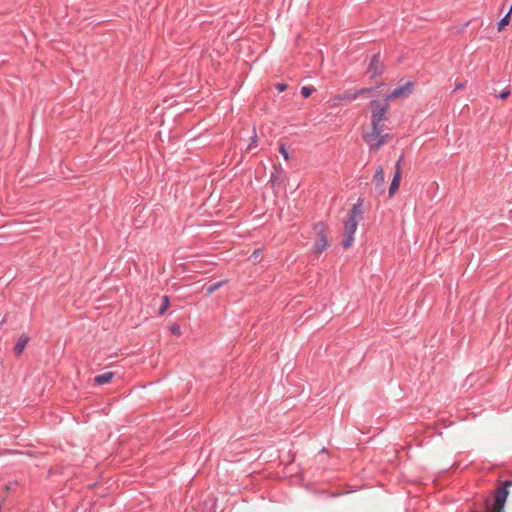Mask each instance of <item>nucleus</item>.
Here are the masks:
<instances>
[{"mask_svg": "<svg viewBox=\"0 0 512 512\" xmlns=\"http://www.w3.org/2000/svg\"><path fill=\"white\" fill-rule=\"evenodd\" d=\"M372 115H371V126L377 127L382 126L381 123L386 119V115L389 109V104L384 100L381 104L378 100L371 101Z\"/></svg>", "mask_w": 512, "mask_h": 512, "instance_id": "obj_3", "label": "nucleus"}, {"mask_svg": "<svg viewBox=\"0 0 512 512\" xmlns=\"http://www.w3.org/2000/svg\"><path fill=\"white\" fill-rule=\"evenodd\" d=\"M510 21V15L509 13H506L504 17L498 22V30L501 31L504 29L505 26L509 24Z\"/></svg>", "mask_w": 512, "mask_h": 512, "instance_id": "obj_16", "label": "nucleus"}, {"mask_svg": "<svg viewBox=\"0 0 512 512\" xmlns=\"http://www.w3.org/2000/svg\"><path fill=\"white\" fill-rule=\"evenodd\" d=\"M400 181H401V172L395 171L392 181L390 183L389 189H388L389 197H393L394 194L396 193V191L399 189Z\"/></svg>", "mask_w": 512, "mask_h": 512, "instance_id": "obj_8", "label": "nucleus"}, {"mask_svg": "<svg viewBox=\"0 0 512 512\" xmlns=\"http://www.w3.org/2000/svg\"><path fill=\"white\" fill-rule=\"evenodd\" d=\"M362 217V200L359 199L358 202L354 204L353 207L351 208L348 219L344 225L345 238L342 242V245L345 249L349 248L352 245L354 241V234Z\"/></svg>", "mask_w": 512, "mask_h": 512, "instance_id": "obj_1", "label": "nucleus"}, {"mask_svg": "<svg viewBox=\"0 0 512 512\" xmlns=\"http://www.w3.org/2000/svg\"><path fill=\"white\" fill-rule=\"evenodd\" d=\"M113 376H114V374L112 372H106V373L97 375L94 378V382L97 385H104V384L109 383L112 380Z\"/></svg>", "mask_w": 512, "mask_h": 512, "instance_id": "obj_11", "label": "nucleus"}, {"mask_svg": "<svg viewBox=\"0 0 512 512\" xmlns=\"http://www.w3.org/2000/svg\"><path fill=\"white\" fill-rule=\"evenodd\" d=\"M313 91L314 89L311 87L303 86L301 88V94L303 95L304 98H308L313 93Z\"/></svg>", "mask_w": 512, "mask_h": 512, "instance_id": "obj_18", "label": "nucleus"}, {"mask_svg": "<svg viewBox=\"0 0 512 512\" xmlns=\"http://www.w3.org/2000/svg\"><path fill=\"white\" fill-rule=\"evenodd\" d=\"M261 254V249H255L252 254L250 255L249 259L253 261L254 263L257 261L258 257Z\"/></svg>", "mask_w": 512, "mask_h": 512, "instance_id": "obj_20", "label": "nucleus"}, {"mask_svg": "<svg viewBox=\"0 0 512 512\" xmlns=\"http://www.w3.org/2000/svg\"><path fill=\"white\" fill-rule=\"evenodd\" d=\"M257 143H258V137H257L256 131H255V128H254L253 129V135L250 138V143L247 146V150H252L253 148H256L257 147Z\"/></svg>", "mask_w": 512, "mask_h": 512, "instance_id": "obj_15", "label": "nucleus"}, {"mask_svg": "<svg viewBox=\"0 0 512 512\" xmlns=\"http://www.w3.org/2000/svg\"><path fill=\"white\" fill-rule=\"evenodd\" d=\"M279 152L280 154L283 156V158L285 160H289V154H288V150L286 149L285 145L284 144H281L279 146Z\"/></svg>", "mask_w": 512, "mask_h": 512, "instance_id": "obj_19", "label": "nucleus"}, {"mask_svg": "<svg viewBox=\"0 0 512 512\" xmlns=\"http://www.w3.org/2000/svg\"><path fill=\"white\" fill-rule=\"evenodd\" d=\"M28 342H29V337L26 334H22L18 338V340L14 346V353L16 355H21Z\"/></svg>", "mask_w": 512, "mask_h": 512, "instance_id": "obj_9", "label": "nucleus"}, {"mask_svg": "<svg viewBox=\"0 0 512 512\" xmlns=\"http://www.w3.org/2000/svg\"><path fill=\"white\" fill-rule=\"evenodd\" d=\"M414 88V83L409 81L394 88L389 94H387L384 98L386 102H389L393 99L403 98L409 96Z\"/></svg>", "mask_w": 512, "mask_h": 512, "instance_id": "obj_5", "label": "nucleus"}, {"mask_svg": "<svg viewBox=\"0 0 512 512\" xmlns=\"http://www.w3.org/2000/svg\"><path fill=\"white\" fill-rule=\"evenodd\" d=\"M328 245V239L327 236L319 237V239L313 244L312 251L315 254H319L323 252Z\"/></svg>", "mask_w": 512, "mask_h": 512, "instance_id": "obj_10", "label": "nucleus"}, {"mask_svg": "<svg viewBox=\"0 0 512 512\" xmlns=\"http://www.w3.org/2000/svg\"><path fill=\"white\" fill-rule=\"evenodd\" d=\"M275 88H276V90H277L279 93H281V92H283V91H285V90H286V88H287V84H286V83H282V82H281V83H277V84L275 85Z\"/></svg>", "mask_w": 512, "mask_h": 512, "instance_id": "obj_21", "label": "nucleus"}, {"mask_svg": "<svg viewBox=\"0 0 512 512\" xmlns=\"http://www.w3.org/2000/svg\"><path fill=\"white\" fill-rule=\"evenodd\" d=\"M384 71V66L382 62L380 61V55L374 54L371 59L368 66V73L370 74V77L376 78L380 76Z\"/></svg>", "mask_w": 512, "mask_h": 512, "instance_id": "obj_6", "label": "nucleus"}, {"mask_svg": "<svg viewBox=\"0 0 512 512\" xmlns=\"http://www.w3.org/2000/svg\"><path fill=\"white\" fill-rule=\"evenodd\" d=\"M465 85H466L465 82H458V83H456L454 91H458V90L463 89L465 87Z\"/></svg>", "mask_w": 512, "mask_h": 512, "instance_id": "obj_23", "label": "nucleus"}, {"mask_svg": "<svg viewBox=\"0 0 512 512\" xmlns=\"http://www.w3.org/2000/svg\"><path fill=\"white\" fill-rule=\"evenodd\" d=\"M373 182L375 184L376 193L381 195L385 191V176L382 166H378L373 176Z\"/></svg>", "mask_w": 512, "mask_h": 512, "instance_id": "obj_7", "label": "nucleus"}, {"mask_svg": "<svg viewBox=\"0 0 512 512\" xmlns=\"http://www.w3.org/2000/svg\"><path fill=\"white\" fill-rule=\"evenodd\" d=\"M507 13H509V15L512 13V3H511L509 10L507 11Z\"/></svg>", "mask_w": 512, "mask_h": 512, "instance_id": "obj_25", "label": "nucleus"}, {"mask_svg": "<svg viewBox=\"0 0 512 512\" xmlns=\"http://www.w3.org/2000/svg\"><path fill=\"white\" fill-rule=\"evenodd\" d=\"M314 230L316 231V233L318 234L319 237L322 238V236H326V234H325L326 227L323 222H318V223L314 224Z\"/></svg>", "mask_w": 512, "mask_h": 512, "instance_id": "obj_14", "label": "nucleus"}, {"mask_svg": "<svg viewBox=\"0 0 512 512\" xmlns=\"http://www.w3.org/2000/svg\"><path fill=\"white\" fill-rule=\"evenodd\" d=\"M169 304H170L169 297H168V296H166V295H165V296H163V297L161 298V305H160V307L158 308V313H159L160 315L164 314V313H165V311L168 309Z\"/></svg>", "mask_w": 512, "mask_h": 512, "instance_id": "obj_13", "label": "nucleus"}, {"mask_svg": "<svg viewBox=\"0 0 512 512\" xmlns=\"http://www.w3.org/2000/svg\"><path fill=\"white\" fill-rule=\"evenodd\" d=\"M509 95H510V91H508V90H507V91H503V92H501V93L498 95V97H499V98H501V99H505V98H507Z\"/></svg>", "mask_w": 512, "mask_h": 512, "instance_id": "obj_24", "label": "nucleus"}, {"mask_svg": "<svg viewBox=\"0 0 512 512\" xmlns=\"http://www.w3.org/2000/svg\"><path fill=\"white\" fill-rule=\"evenodd\" d=\"M372 89L373 88H362V89H358L354 92H344V93L338 94V95L334 96L333 98H331V100H330L331 107H336V106L351 102V101L355 100L358 96L363 95V94L371 91Z\"/></svg>", "mask_w": 512, "mask_h": 512, "instance_id": "obj_4", "label": "nucleus"}, {"mask_svg": "<svg viewBox=\"0 0 512 512\" xmlns=\"http://www.w3.org/2000/svg\"><path fill=\"white\" fill-rule=\"evenodd\" d=\"M403 161V156H400L398 161L395 164V171L401 172V163Z\"/></svg>", "mask_w": 512, "mask_h": 512, "instance_id": "obj_22", "label": "nucleus"}, {"mask_svg": "<svg viewBox=\"0 0 512 512\" xmlns=\"http://www.w3.org/2000/svg\"><path fill=\"white\" fill-rule=\"evenodd\" d=\"M226 283L225 280H221V281H218V282H215V283H212V284H209L205 287V293L207 296H210L211 294H213L217 289H219L220 287H222L224 284Z\"/></svg>", "mask_w": 512, "mask_h": 512, "instance_id": "obj_12", "label": "nucleus"}, {"mask_svg": "<svg viewBox=\"0 0 512 512\" xmlns=\"http://www.w3.org/2000/svg\"><path fill=\"white\" fill-rule=\"evenodd\" d=\"M389 138L388 133L383 134L382 126L377 127V129L371 126V131L364 136V140L371 151H378Z\"/></svg>", "mask_w": 512, "mask_h": 512, "instance_id": "obj_2", "label": "nucleus"}, {"mask_svg": "<svg viewBox=\"0 0 512 512\" xmlns=\"http://www.w3.org/2000/svg\"><path fill=\"white\" fill-rule=\"evenodd\" d=\"M169 331L173 334V335H180L181 334V327L178 323H172L169 325Z\"/></svg>", "mask_w": 512, "mask_h": 512, "instance_id": "obj_17", "label": "nucleus"}]
</instances>
